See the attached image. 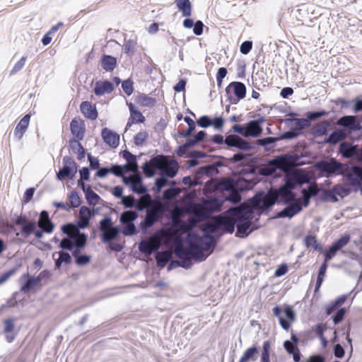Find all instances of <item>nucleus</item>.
<instances>
[{
  "instance_id": "1",
  "label": "nucleus",
  "mask_w": 362,
  "mask_h": 362,
  "mask_svg": "<svg viewBox=\"0 0 362 362\" xmlns=\"http://www.w3.org/2000/svg\"><path fill=\"white\" fill-rule=\"evenodd\" d=\"M188 246L192 250V259L197 262L204 261L206 252L214 247V237L209 235H200L197 232H191L187 235Z\"/></svg>"
},
{
  "instance_id": "2",
  "label": "nucleus",
  "mask_w": 362,
  "mask_h": 362,
  "mask_svg": "<svg viewBox=\"0 0 362 362\" xmlns=\"http://www.w3.org/2000/svg\"><path fill=\"white\" fill-rule=\"evenodd\" d=\"M302 156L295 153L287 152L274 156L272 159L267 160V165L274 167L276 171L278 170L281 172L286 173L289 170L291 167H298L304 163L300 161Z\"/></svg>"
},
{
  "instance_id": "3",
  "label": "nucleus",
  "mask_w": 362,
  "mask_h": 362,
  "mask_svg": "<svg viewBox=\"0 0 362 362\" xmlns=\"http://www.w3.org/2000/svg\"><path fill=\"white\" fill-rule=\"evenodd\" d=\"M252 204L256 209H259L262 214H268L272 207L277 204L276 197L274 194L273 189L264 192L255 193L253 197Z\"/></svg>"
},
{
  "instance_id": "4",
  "label": "nucleus",
  "mask_w": 362,
  "mask_h": 362,
  "mask_svg": "<svg viewBox=\"0 0 362 362\" xmlns=\"http://www.w3.org/2000/svg\"><path fill=\"white\" fill-rule=\"evenodd\" d=\"M315 168L327 178L343 175V163L332 157L317 160L315 163Z\"/></svg>"
},
{
  "instance_id": "5",
  "label": "nucleus",
  "mask_w": 362,
  "mask_h": 362,
  "mask_svg": "<svg viewBox=\"0 0 362 362\" xmlns=\"http://www.w3.org/2000/svg\"><path fill=\"white\" fill-rule=\"evenodd\" d=\"M273 314L279 320V322L286 331H288L291 325V322L296 320V315L293 308L288 305H285L284 308L280 305H275L272 309Z\"/></svg>"
},
{
  "instance_id": "6",
  "label": "nucleus",
  "mask_w": 362,
  "mask_h": 362,
  "mask_svg": "<svg viewBox=\"0 0 362 362\" xmlns=\"http://www.w3.org/2000/svg\"><path fill=\"white\" fill-rule=\"evenodd\" d=\"M225 92V96L230 104H238L245 98L247 88L243 82L233 81L226 86Z\"/></svg>"
},
{
  "instance_id": "7",
  "label": "nucleus",
  "mask_w": 362,
  "mask_h": 362,
  "mask_svg": "<svg viewBox=\"0 0 362 362\" xmlns=\"http://www.w3.org/2000/svg\"><path fill=\"white\" fill-rule=\"evenodd\" d=\"M77 163L69 156H65L63 158V165L59 168L56 174V178L59 181H62L66 178L72 180L77 173Z\"/></svg>"
},
{
  "instance_id": "8",
  "label": "nucleus",
  "mask_w": 362,
  "mask_h": 362,
  "mask_svg": "<svg viewBox=\"0 0 362 362\" xmlns=\"http://www.w3.org/2000/svg\"><path fill=\"white\" fill-rule=\"evenodd\" d=\"M169 160L168 157L163 154L156 155L153 156L149 162L146 161L141 166V169L145 175V176L148 178L153 177L156 172L153 169L152 167L156 169H161L163 165L168 164Z\"/></svg>"
},
{
  "instance_id": "9",
  "label": "nucleus",
  "mask_w": 362,
  "mask_h": 362,
  "mask_svg": "<svg viewBox=\"0 0 362 362\" xmlns=\"http://www.w3.org/2000/svg\"><path fill=\"white\" fill-rule=\"evenodd\" d=\"M252 215L249 214H237V221L238 223L236 224V233L235 236L245 238L247 237L253 230V228H251L252 225Z\"/></svg>"
},
{
  "instance_id": "10",
  "label": "nucleus",
  "mask_w": 362,
  "mask_h": 362,
  "mask_svg": "<svg viewBox=\"0 0 362 362\" xmlns=\"http://www.w3.org/2000/svg\"><path fill=\"white\" fill-rule=\"evenodd\" d=\"M351 236L349 234H344L339 238L334 240L329 248L324 250V259L326 261L331 260L337 253L344 247L350 241Z\"/></svg>"
},
{
  "instance_id": "11",
  "label": "nucleus",
  "mask_w": 362,
  "mask_h": 362,
  "mask_svg": "<svg viewBox=\"0 0 362 362\" xmlns=\"http://www.w3.org/2000/svg\"><path fill=\"white\" fill-rule=\"evenodd\" d=\"M174 253L182 262V268L189 269L192 265V250L179 244L175 247Z\"/></svg>"
},
{
  "instance_id": "12",
  "label": "nucleus",
  "mask_w": 362,
  "mask_h": 362,
  "mask_svg": "<svg viewBox=\"0 0 362 362\" xmlns=\"http://www.w3.org/2000/svg\"><path fill=\"white\" fill-rule=\"evenodd\" d=\"M160 211V208L157 206H153L146 211L145 216L139 225L141 230L144 233H146L156 223Z\"/></svg>"
},
{
  "instance_id": "13",
  "label": "nucleus",
  "mask_w": 362,
  "mask_h": 362,
  "mask_svg": "<svg viewBox=\"0 0 362 362\" xmlns=\"http://www.w3.org/2000/svg\"><path fill=\"white\" fill-rule=\"evenodd\" d=\"M274 194L276 197L277 204H288L295 202L297 199V194L294 192H289L285 187L273 188Z\"/></svg>"
},
{
  "instance_id": "14",
  "label": "nucleus",
  "mask_w": 362,
  "mask_h": 362,
  "mask_svg": "<svg viewBox=\"0 0 362 362\" xmlns=\"http://www.w3.org/2000/svg\"><path fill=\"white\" fill-rule=\"evenodd\" d=\"M337 124L343 127L346 130L354 132L362 129L361 122L353 115H344L339 117L337 121Z\"/></svg>"
},
{
  "instance_id": "15",
  "label": "nucleus",
  "mask_w": 362,
  "mask_h": 362,
  "mask_svg": "<svg viewBox=\"0 0 362 362\" xmlns=\"http://www.w3.org/2000/svg\"><path fill=\"white\" fill-rule=\"evenodd\" d=\"M211 202H204L194 206L193 212L198 220L208 218L214 212V208L211 206Z\"/></svg>"
},
{
  "instance_id": "16",
  "label": "nucleus",
  "mask_w": 362,
  "mask_h": 362,
  "mask_svg": "<svg viewBox=\"0 0 362 362\" xmlns=\"http://www.w3.org/2000/svg\"><path fill=\"white\" fill-rule=\"evenodd\" d=\"M70 131L76 140L81 141L84 138L86 124L84 120L74 117L70 123Z\"/></svg>"
},
{
  "instance_id": "17",
  "label": "nucleus",
  "mask_w": 362,
  "mask_h": 362,
  "mask_svg": "<svg viewBox=\"0 0 362 362\" xmlns=\"http://www.w3.org/2000/svg\"><path fill=\"white\" fill-rule=\"evenodd\" d=\"M286 205V206L285 208H284L282 210H281L276 214L275 218H291L294 216L298 214L303 210L302 205L299 203H297L296 201Z\"/></svg>"
},
{
  "instance_id": "18",
  "label": "nucleus",
  "mask_w": 362,
  "mask_h": 362,
  "mask_svg": "<svg viewBox=\"0 0 362 362\" xmlns=\"http://www.w3.org/2000/svg\"><path fill=\"white\" fill-rule=\"evenodd\" d=\"M101 136L104 142L112 148H116L119 144V134L107 127L102 129Z\"/></svg>"
},
{
  "instance_id": "19",
  "label": "nucleus",
  "mask_w": 362,
  "mask_h": 362,
  "mask_svg": "<svg viewBox=\"0 0 362 362\" xmlns=\"http://www.w3.org/2000/svg\"><path fill=\"white\" fill-rule=\"evenodd\" d=\"M37 223L40 229L45 231V233H51L54 229V223L50 219L49 213L46 210H42L40 212Z\"/></svg>"
},
{
  "instance_id": "20",
  "label": "nucleus",
  "mask_w": 362,
  "mask_h": 362,
  "mask_svg": "<svg viewBox=\"0 0 362 362\" xmlns=\"http://www.w3.org/2000/svg\"><path fill=\"white\" fill-rule=\"evenodd\" d=\"M332 126V121L325 119L317 124H314L310 129V134L314 137H322L327 134Z\"/></svg>"
},
{
  "instance_id": "21",
  "label": "nucleus",
  "mask_w": 362,
  "mask_h": 362,
  "mask_svg": "<svg viewBox=\"0 0 362 362\" xmlns=\"http://www.w3.org/2000/svg\"><path fill=\"white\" fill-rule=\"evenodd\" d=\"M218 217L220 229L222 228L226 233L232 234L238 223L237 214H234L233 217L222 216H218Z\"/></svg>"
},
{
  "instance_id": "22",
  "label": "nucleus",
  "mask_w": 362,
  "mask_h": 362,
  "mask_svg": "<svg viewBox=\"0 0 362 362\" xmlns=\"http://www.w3.org/2000/svg\"><path fill=\"white\" fill-rule=\"evenodd\" d=\"M71 242L74 247V251L83 250L88 243V235L84 232L77 231L74 234H71Z\"/></svg>"
},
{
  "instance_id": "23",
  "label": "nucleus",
  "mask_w": 362,
  "mask_h": 362,
  "mask_svg": "<svg viewBox=\"0 0 362 362\" xmlns=\"http://www.w3.org/2000/svg\"><path fill=\"white\" fill-rule=\"evenodd\" d=\"M115 89L114 85L108 80L98 81L94 87V93L97 96H101L105 93H110Z\"/></svg>"
},
{
  "instance_id": "24",
  "label": "nucleus",
  "mask_w": 362,
  "mask_h": 362,
  "mask_svg": "<svg viewBox=\"0 0 362 362\" xmlns=\"http://www.w3.org/2000/svg\"><path fill=\"white\" fill-rule=\"evenodd\" d=\"M303 244L305 247L309 250H313L322 253L324 248L322 245L318 243L317 236L313 234H308L303 238Z\"/></svg>"
},
{
  "instance_id": "25",
  "label": "nucleus",
  "mask_w": 362,
  "mask_h": 362,
  "mask_svg": "<svg viewBox=\"0 0 362 362\" xmlns=\"http://www.w3.org/2000/svg\"><path fill=\"white\" fill-rule=\"evenodd\" d=\"M81 113L88 119L94 120L98 117V110L95 105H92L89 101H83L80 105Z\"/></svg>"
},
{
  "instance_id": "26",
  "label": "nucleus",
  "mask_w": 362,
  "mask_h": 362,
  "mask_svg": "<svg viewBox=\"0 0 362 362\" xmlns=\"http://www.w3.org/2000/svg\"><path fill=\"white\" fill-rule=\"evenodd\" d=\"M355 289H357V288H354L348 294H343L341 296H339L335 300L332 301L329 305H327L325 308V312L327 315H329L335 310H337V309L345 303L348 296H350L351 293H352Z\"/></svg>"
},
{
  "instance_id": "27",
  "label": "nucleus",
  "mask_w": 362,
  "mask_h": 362,
  "mask_svg": "<svg viewBox=\"0 0 362 362\" xmlns=\"http://www.w3.org/2000/svg\"><path fill=\"white\" fill-rule=\"evenodd\" d=\"M30 119V115L26 114L25 115L23 116V117L20 120V122L16 127L14 129V136L18 141L23 138L24 133L28 127Z\"/></svg>"
},
{
  "instance_id": "28",
  "label": "nucleus",
  "mask_w": 362,
  "mask_h": 362,
  "mask_svg": "<svg viewBox=\"0 0 362 362\" xmlns=\"http://www.w3.org/2000/svg\"><path fill=\"white\" fill-rule=\"evenodd\" d=\"M102 68L107 72H112L117 66V60L115 57L104 54L100 60Z\"/></svg>"
},
{
  "instance_id": "29",
  "label": "nucleus",
  "mask_w": 362,
  "mask_h": 362,
  "mask_svg": "<svg viewBox=\"0 0 362 362\" xmlns=\"http://www.w3.org/2000/svg\"><path fill=\"white\" fill-rule=\"evenodd\" d=\"M83 250L72 251V257L74 259L75 264L78 267H83L88 264L92 259L91 255L81 253Z\"/></svg>"
},
{
  "instance_id": "30",
  "label": "nucleus",
  "mask_w": 362,
  "mask_h": 362,
  "mask_svg": "<svg viewBox=\"0 0 362 362\" xmlns=\"http://www.w3.org/2000/svg\"><path fill=\"white\" fill-rule=\"evenodd\" d=\"M219 217L216 216L213 220L206 221L202 226V230L205 233V235L213 234L220 230L219 226Z\"/></svg>"
},
{
  "instance_id": "31",
  "label": "nucleus",
  "mask_w": 362,
  "mask_h": 362,
  "mask_svg": "<svg viewBox=\"0 0 362 362\" xmlns=\"http://www.w3.org/2000/svg\"><path fill=\"white\" fill-rule=\"evenodd\" d=\"M278 141H279L278 137L267 136L257 139L256 144L257 146H262L265 151H269L275 148Z\"/></svg>"
},
{
  "instance_id": "32",
  "label": "nucleus",
  "mask_w": 362,
  "mask_h": 362,
  "mask_svg": "<svg viewBox=\"0 0 362 362\" xmlns=\"http://www.w3.org/2000/svg\"><path fill=\"white\" fill-rule=\"evenodd\" d=\"M25 279V281L22 283L20 291L25 293H28L33 290L37 284L34 279V276L29 274L28 273L24 274L21 276V280Z\"/></svg>"
},
{
  "instance_id": "33",
  "label": "nucleus",
  "mask_w": 362,
  "mask_h": 362,
  "mask_svg": "<svg viewBox=\"0 0 362 362\" xmlns=\"http://www.w3.org/2000/svg\"><path fill=\"white\" fill-rule=\"evenodd\" d=\"M37 223L34 220L27 221L24 226L21 228V232L16 233V235H21L23 238H27L33 233H35Z\"/></svg>"
},
{
  "instance_id": "34",
  "label": "nucleus",
  "mask_w": 362,
  "mask_h": 362,
  "mask_svg": "<svg viewBox=\"0 0 362 362\" xmlns=\"http://www.w3.org/2000/svg\"><path fill=\"white\" fill-rule=\"evenodd\" d=\"M246 136H250L252 137H257L262 133L263 128L259 124L253 120L249 121L245 124Z\"/></svg>"
},
{
  "instance_id": "35",
  "label": "nucleus",
  "mask_w": 362,
  "mask_h": 362,
  "mask_svg": "<svg viewBox=\"0 0 362 362\" xmlns=\"http://www.w3.org/2000/svg\"><path fill=\"white\" fill-rule=\"evenodd\" d=\"M69 146L72 152L77 154L78 160H81L85 158L86 150L79 141L75 139H71L69 140Z\"/></svg>"
},
{
  "instance_id": "36",
  "label": "nucleus",
  "mask_w": 362,
  "mask_h": 362,
  "mask_svg": "<svg viewBox=\"0 0 362 362\" xmlns=\"http://www.w3.org/2000/svg\"><path fill=\"white\" fill-rule=\"evenodd\" d=\"M135 101L139 105L146 107H153L157 103V100L155 98L150 97L144 93H139L136 96Z\"/></svg>"
},
{
  "instance_id": "37",
  "label": "nucleus",
  "mask_w": 362,
  "mask_h": 362,
  "mask_svg": "<svg viewBox=\"0 0 362 362\" xmlns=\"http://www.w3.org/2000/svg\"><path fill=\"white\" fill-rule=\"evenodd\" d=\"M121 233V228L116 226L112 227V228L101 235V241L106 244L111 241L117 240L119 238V233Z\"/></svg>"
},
{
  "instance_id": "38",
  "label": "nucleus",
  "mask_w": 362,
  "mask_h": 362,
  "mask_svg": "<svg viewBox=\"0 0 362 362\" xmlns=\"http://www.w3.org/2000/svg\"><path fill=\"white\" fill-rule=\"evenodd\" d=\"M175 3L184 17H189L192 15V4L189 0H175Z\"/></svg>"
},
{
  "instance_id": "39",
  "label": "nucleus",
  "mask_w": 362,
  "mask_h": 362,
  "mask_svg": "<svg viewBox=\"0 0 362 362\" xmlns=\"http://www.w3.org/2000/svg\"><path fill=\"white\" fill-rule=\"evenodd\" d=\"M109 173L113 174L115 176L120 177L123 175L122 171H117L114 169L113 165L111 167H101L97 169V171L95 174V177L99 178L105 177Z\"/></svg>"
},
{
  "instance_id": "40",
  "label": "nucleus",
  "mask_w": 362,
  "mask_h": 362,
  "mask_svg": "<svg viewBox=\"0 0 362 362\" xmlns=\"http://www.w3.org/2000/svg\"><path fill=\"white\" fill-rule=\"evenodd\" d=\"M344 139V133L341 129L333 131L326 137L323 141L324 144L329 145H336Z\"/></svg>"
},
{
  "instance_id": "41",
  "label": "nucleus",
  "mask_w": 362,
  "mask_h": 362,
  "mask_svg": "<svg viewBox=\"0 0 362 362\" xmlns=\"http://www.w3.org/2000/svg\"><path fill=\"white\" fill-rule=\"evenodd\" d=\"M328 267V261L324 259L323 262L321 264L318 272L317 280L315 286V293H316L320 288L324 281V278L326 274L327 269Z\"/></svg>"
},
{
  "instance_id": "42",
  "label": "nucleus",
  "mask_w": 362,
  "mask_h": 362,
  "mask_svg": "<svg viewBox=\"0 0 362 362\" xmlns=\"http://www.w3.org/2000/svg\"><path fill=\"white\" fill-rule=\"evenodd\" d=\"M336 192V187L334 186L329 189H323L320 199L322 202H338V198Z\"/></svg>"
},
{
  "instance_id": "43",
  "label": "nucleus",
  "mask_w": 362,
  "mask_h": 362,
  "mask_svg": "<svg viewBox=\"0 0 362 362\" xmlns=\"http://www.w3.org/2000/svg\"><path fill=\"white\" fill-rule=\"evenodd\" d=\"M115 226H116L113 224L112 218L108 215H105L104 218L99 221L98 230L102 235L103 234L106 233V232H108L112 227Z\"/></svg>"
},
{
  "instance_id": "44",
  "label": "nucleus",
  "mask_w": 362,
  "mask_h": 362,
  "mask_svg": "<svg viewBox=\"0 0 362 362\" xmlns=\"http://www.w3.org/2000/svg\"><path fill=\"white\" fill-rule=\"evenodd\" d=\"M206 136L207 134L205 131L200 130L187 140V144L189 145V147H194L200 142L206 141Z\"/></svg>"
},
{
  "instance_id": "45",
  "label": "nucleus",
  "mask_w": 362,
  "mask_h": 362,
  "mask_svg": "<svg viewBox=\"0 0 362 362\" xmlns=\"http://www.w3.org/2000/svg\"><path fill=\"white\" fill-rule=\"evenodd\" d=\"M139 214L136 211L126 210L123 211L119 216V221L122 223H134Z\"/></svg>"
},
{
  "instance_id": "46",
  "label": "nucleus",
  "mask_w": 362,
  "mask_h": 362,
  "mask_svg": "<svg viewBox=\"0 0 362 362\" xmlns=\"http://www.w3.org/2000/svg\"><path fill=\"white\" fill-rule=\"evenodd\" d=\"M258 354V348L256 346H252L247 349L243 356H241L239 362H246L249 360L255 361L256 360V355Z\"/></svg>"
},
{
  "instance_id": "47",
  "label": "nucleus",
  "mask_w": 362,
  "mask_h": 362,
  "mask_svg": "<svg viewBox=\"0 0 362 362\" xmlns=\"http://www.w3.org/2000/svg\"><path fill=\"white\" fill-rule=\"evenodd\" d=\"M157 266L163 268L166 266L170 259V255L168 251L162 250L155 256Z\"/></svg>"
},
{
  "instance_id": "48",
  "label": "nucleus",
  "mask_w": 362,
  "mask_h": 362,
  "mask_svg": "<svg viewBox=\"0 0 362 362\" xmlns=\"http://www.w3.org/2000/svg\"><path fill=\"white\" fill-rule=\"evenodd\" d=\"M85 198L90 206H95L101 199L100 197L92 190V187L84 192Z\"/></svg>"
},
{
  "instance_id": "49",
  "label": "nucleus",
  "mask_w": 362,
  "mask_h": 362,
  "mask_svg": "<svg viewBox=\"0 0 362 362\" xmlns=\"http://www.w3.org/2000/svg\"><path fill=\"white\" fill-rule=\"evenodd\" d=\"M329 112L325 110H320L317 111H308L306 113V117L311 124L312 122H315L318 120L320 118L322 117L327 116L329 115Z\"/></svg>"
},
{
  "instance_id": "50",
  "label": "nucleus",
  "mask_w": 362,
  "mask_h": 362,
  "mask_svg": "<svg viewBox=\"0 0 362 362\" xmlns=\"http://www.w3.org/2000/svg\"><path fill=\"white\" fill-rule=\"evenodd\" d=\"M122 177V182L129 187L131 189L136 184H141L143 182L141 176H136L134 175L121 177Z\"/></svg>"
},
{
  "instance_id": "51",
  "label": "nucleus",
  "mask_w": 362,
  "mask_h": 362,
  "mask_svg": "<svg viewBox=\"0 0 362 362\" xmlns=\"http://www.w3.org/2000/svg\"><path fill=\"white\" fill-rule=\"evenodd\" d=\"M198 171L200 174L211 177L218 173V170L212 163L199 167Z\"/></svg>"
},
{
  "instance_id": "52",
  "label": "nucleus",
  "mask_w": 362,
  "mask_h": 362,
  "mask_svg": "<svg viewBox=\"0 0 362 362\" xmlns=\"http://www.w3.org/2000/svg\"><path fill=\"white\" fill-rule=\"evenodd\" d=\"M27 221H28V217H27L26 214L21 213L20 215L16 216L15 218H13L11 220V222H12L11 223H7L6 225V226L9 230H13L14 229L13 224H16L17 226H21V228H22L23 226H24L25 223L27 222Z\"/></svg>"
},
{
  "instance_id": "53",
  "label": "nucleus",
  "mask_w": 362,
  "mask_h": 362,
  "mask_svg": "<svg viewBox=\"0 0 362 362\" xmlns=\"http://www.w3.org/2000/svg\"><path fill=\"white\" fill-rule=\"evenodd\" d=\"M71 209L78 208L81 204V198L76 190H72L68 196Z\"/></svg>"
},
{
  "instance_id": "54",
  "label": "nucleus",
  "mask_w": 362,
  "mask_h": 362,
  "mask_svg": "<svg viewBox=\"0 0 362 362\" xmlns=\"http://www.w3.org/2000/svg\"><path fill=\"white\" fill-rule=\"evenodd\" d=\"M334 187H336V191L337 196H339L341 198H344L349 195L352 191L351 188V185H348L347 183L341 185H335Z\"/></svg>"
},
{
  "instance_id": "55",
  "label": "nucleus",
  "mask_w": 362,
  "mask_h": 362,
  "mask_svg": "<svg viewBox=\"0 0 362 362\" xmlns=\"http://www.w3.org/2000/svg\"><path fill=\"white\" fill-rule=\"evenodd\" d=\"M224 199L229 202L235 204L241 200L242 197L240 193L236 189L233 188L231 190L228 192Z\"/></svg>"
},
{
  "instance_id": "56",
  "label": "nucleus",
  "mask_w": 362,
  "mask_h": 362,
  "mask_svg": "<svg viewBox=\"0 0 362 362\" xmlns=\"http://www.w3.org/2000/svg\"><path fill=\"white\" fill-rule=\"evenodd\" d=\"M136 45V41L134 40H127L124 38V54L129 57H132L134 54L135 47Z\"/></svg>"
},
{
  "instance_id": "57",
  "label": "nucleus",
  "mask_w": 362,
  "mask_h": 362,
  "mask_svg": "<svg viewBox=\"0 0 362 362\" xmlns=\"http://www.w3.org/2000/svg\"><path fill=\"white\" fill-rule=\"evenodd\" d=\"M62 233L65 234L67 237L71 238V234L76 233L77 231H81L78 229L76 225L73 223H67L61 227Z\"/></svg>"
},
{
  "instance_id": "58",
  "label": "nucleus",
  "mask_w": 362,
  "mask_h": 362,
  "mask_svg": "<svg viewBox=\"0 0 362 362\" xmlns=\"http://www.w3.org/2000/svg\"><path fill=\"white\" fill-rule=\"evenodd\" d=\"M139 250L146 255H150L153 253L154 251V249L153 247V245L150 241L144 240L141 241L139 244Z\"/></svg>"
},
{
  "instance_id": "59",
  "label": "nucleus",
  "mask_w": 362,
  "mask_h": 362,
  "mask_svg": "<svg viewBox=\"0 0 362 362\" xmlns=\"http://www.w3.org/2000/svg\"><path fill=\"white\" fill-rule=\"evenodd\" d=\"M123 224L124 226L122 228H121V232L125 236H132L138 233L134 223H126Z\"/></svg>"
},
{
  "instance_id": "60",
  "label": "nucleus",
  "mask_w": 362,
  "mask_h": 362,
  "mask_svg": "<svg viewBox=\"0 0 362 362\" xmlns=\"http://www.w3.org/2000/svg\"><path fill=\"white\" fill-rule=\"evenodd\" d=\"M260 362H270V342L265 341L262 345Z\"/></svg>"
},
{
  "instance_id": "61",
  "label": "nucleus",
  "mask_w": 362,
  "mask_h": 362,
  "mask_svg": "<svg viewBox=\"0 0 362 362\" xmlns=\"http://www.w3.org/2000/svg\"><path fill=\"white\" fill-rule=\"evenodd\" d=\"M169 184L170 182L168 181V179H167V176L161 175L155 180V191L156 192H160L164 187L168 185Z\"/></svg>"
},
{
  "instance_id": "62",
  "label": "nucleus",
  "mask_w": 362,
  "mask_h": 362,
  "mask_svg": "<svg viewBox=\"0 0 362 362\" xmlns=\"http://www.w3.org/2000/svg\"><path fill=\"white\" fill-rule=\"evenodd\" d=\"M295 127H293V129L296 130H303L309 127H310V124L307 118H296L293 117Z\"/></svg>"
},
{
  "instance_id": "63",
  "label": "nucleus",
  "mask_w": 362,
  "mask_h": 362,
  "mask_svg": "<svg viewBox=\"0 0 362 362\" xmlns=\"http://www.w3.org/2000/svg\"><path fill=\"white\" fill-rule=\"evenodd\" d=\"M241 151H250L253 149L254 146L245 139L239 137L238 143H236L235 147Z\"/></svg>"
},
{
  "instance_id": "64",
  "label": "nucleus",
  "mask_w": 362,
  "mask_h": 362,
  "mask_svg": "<svg viewBox=\"0 0 362 362\" xmlns=\"http://www.w3.org/2000/svg\"><path fill=\"white\" fill-rule=\"evenodd\" d=\"M122 88L128 96L131 95L134 92L133 81L130 78L124 80L122 83Z\"/></svg>"
}]
</instances>
